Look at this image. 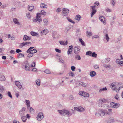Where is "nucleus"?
Segmentation results:
<instances>
[{"label":"nucleus","mask_w":123,"mask_h":123,"mask_svg":"<svg viewBox=\"0 0 123 123\" xmlns=\"http://www.w3.org/2000/svg\"><path fill=\"white\" fill-rule=\"evenodd\" d=\"M79 41L81 43V44L83 46H85V43L83 41L81 38H79Z\"/></svg>","instance_id":"nucleus-22"},{"label":"nucleus","mask_w":123,"mask_h":123,"mask_svg":"<svg viewBox=\"0 0 123 123\" xmlns=\"http://www.w3.org/2000/svg\"><path fill=\"white\" fill-rule=\"evenodd\" d=\"M24 112H23V111H21V110L20 111H19V115L20 116H24Z\"/></svg>","instance_id":"nucleus-51"},{"label":"nucleus","mask_w":123,"mask_h":123,"mask_svg":"<svg viewBox=\"0 0 123 123\" xmlns=\"http://www.w3.org/2000/svg\"><path fill=\"white\" fill-rule=\"evenodd\" d=\"M58 111L60 114L63 116L67 115L68 116V117H69L72 115V113H71L68 111L67 110H58Z\"/></svg>","instance_id":"nucleus-1"},{"label":"nucleus","mask_w":123,"mask_h":123,"mask_svg":"<svg viewBox=\"0 0 123 123\" xmlns=\"http://www.w3.org/2000/svg\"><path fill=\"white\" fill-rule=\"evenodd\" d=\"M31 39L30 37L26 35H25L24 36L23 38V40L24 41H29Z\"/></svg>","instance_id":"nucleus-9"},{"label":"nucleus","mask_w":123,"mask_h":123,"mask_svg":"<svg viewBox=\"0 0 123 123\" xmlns=\"http://www.w3.org/2000/svg\"><path fill=\"white\" fill-rule=\"evenodd\" d=\"M55 50L57 52L59 53H61V50L58 49H55Z\"/></svg>","instance_id":"nucleus-63"},{"label":"nucleus","mask_w":123,"mask_h":123,"mask_svg":"<svg viewBox=\"0 0 123 123\" xmlns=\"http://www.w3.org/2000/svg\"><path fill=\"white\" fill-rule=\"evenodd\" d=\"M68 74L70 76H71L72 77H74V74L73 72H69Z\"/></svg>","instance_id":"nucleus-52"},{"label":"nucleus","mask_w":123,"mask_h":123,"mask_svg":"<svg viewBox=\"0 0 123 123\" xmlns=\"http://www.w3.org/2000/svg\"><path fill=\"white\" fill-rule=\"evenodd\" d=\"M102 106V103L101 102H100L99 100L98 102V106L99 107H101Z\"/></svg>","instance_id":"nucleus-50"},{"label":"nucleus","mask_w":123,"mask_h":123,"mask_svg":"<svg viewBox=\"0 0 123 123\" xmlns=\"http://www.w3.org/2000/svg\"><path fill=\"white\" fill-rule=\"evenodd\" d=\"M71 69L73 71H74L75 69V67L74 66H72L71 67Z\"/></svg>","instance_id":"nucleus-64"},{"label":"nucleus","mask_w":123,"mask_h":123,"mask_svg":"<svg viewBox=\"0 0 123 123\" xmlns=\"http://www.w3.org/2000/svg\"><path fill=\"white\" fill-rule=\"evenodd\" d=\"M13 21L14 23L15 24L18 25H20V23L18 22V20L17 18H13Z\"/></svg>","instance_id":"nucleus-13"},{"label":"nucleus","mask_w":123,"mask_h":123,"mask_svg":"<svg viewBox=\"0 0 123 123\" xmlns=\"http://www.w3.org/2000/svg\"><path fill=\"white\" fill-rule=\"evenodd\" d=\"M100 20L102 22H103L104 24H105L106 23L105 21V18L104 16H101L99 17Z\"/></svg>","instance_id":"nucleus-10"},{"label":"nucleus","mask_w":123,"mask_h":123,"mask_svg":"<svg viewBox=\"0 0 123 123\" xmlns=\"http://www.w3.org/2000/svg\"><path fill=\"white\" fill-rule=\"evenodd\" d=\"M44 72L45 73L47 74H49L51 73L50 71L48 69H46L44 71Z\"/></svg>","instance_id":"nucleus-39"},{"label":"nucleus","mask_w":123,"mask_h":123,"mask_svg":"<svg viewBox=\"0 0 123 123\" xmlns=\"http://www.w3.org/2000/svg\"><path fill=\"white\" fill-rule=\"evenodd\" d=\"M25 46L24 42L21 43L19 45V48H22Z\"/></svg>","instance_id":"nucleus-54"},{"label":"nucleus","mask_w":123,"mask_h":123,"mask_svg":"<svg viewBox=\"0 0 123 123\" xmlns=\"http://www.w3.org/2000/svg\"><path fill=\"white\" fill-rule=\"evenodd\" d=\"M31 34L32 36H37L38 35V33H36L35 32L33 31L31 32Z\"/></svg>","instance_id":"nucleus-28"},{"label":"nucleus","mask_w":123,"mask_h":123,"mask_svg":"<svg viewBox=\"0 0 123 123\" xmlns=\"http://www.w3.org/2000/svg\"><path fill=\"white\" fill-rule=\"evenodd\" d=\"M59 42L61 45H65L64 42V41H59Z\"/></svg>","instance_id":"nucleus-55"},{"label":"nucleus","mask_w":123,"mask_h":123,"mask_svg":"<svg viewBox=\"0 0 123 123\" xmlns=\"http://www.w3.org/2000/svg\"><path fill=\"white\" fill-rule=\"evenodd\" d=\"M44 117L43 114L42 112H40L38 113L37 117L38 121H40Z\"/></svg>","instance_id":"nucleus-2"},{"label":"nucleus","mask_w":123,"mask_h":123,"mask_svg":"<svg viewBox=\"0 0 123 123\" xmlns=\"http://www.w3.org/2000/svg\"><path fill=\"white\" fill-rule=\"evenodd\" d=\"M103 107L105 109H108L109 108V106L107 104L104 105L103 106Z\"/></svg>","instance_id":"nucleus-45"},{"label":"nucleus","mask_w":123,"mask_h":123,"mask_svg":"<svg viewBox=\"0 0 123 123\" xmlns=\"http://www.w3.org/2000/svg\"><path fill=\"white\" fill-rule=\"evenodd\" d=\"M75 58L76 59L78 60H80L81 58L80 55H75Z\"/></svg>","instance_id":"nucleus-46"},{"label":"nucleus","mask_w":123,"mask_h":123,"mask_svg":"<svg viewBox=\"0 0 123 123\" xmlns=\"http://www.w3.org/2000/svg\"><path fill=\"white\" fill-rule=\"evenodd\" d=\"M5 91V87L3 86L0 85V93H2Z\"/></svg>","instance_id":"nucleus-11"},{"label":"nucleus","mask_w":123,"mask_h":123,"mask_svg":"<svg viewBox=\"0 0 123 123\" xmlns=\"http://www.w3.org/2000/svg\"><path fill=\"white\" fill-rule=\"evenodd\" d=\"M21 118L23 121L25 122L27 120V117L25 116H21Z\"/></svg>","instance_id":"nucleus-18"},{"label":"nucleus","mask_w":123,"mask_h":123,"mask_svg":"<svg viewBox=\"0 0 123 123\" xmlns=\"http://www.w3.org/2000/svg\"><path fill=\"white\" fill-rule=\"evenodd\" d=\"M106 111V110H100L99 112V115L101 116H103L105 115V112Z\"/></svg>","instance_id":"nucleus-6"},{"label":"nucleus","mask_w":123,"mask_h":123,"mask_svg":"<svg viewBox=\"0 0 123 123\" xmlns=\"http://www.w3.org/2000/svg\"><path fill=\"white\" fill-rule=\"evenodd\" d=\"M103 66L104 67L106 68H109L111 67V66L109 64H104L103 65Z\"/></svg>","instance_id":"nucleus-31"},{"label":"nucleus","mask_w":123,"mask_h":123,"mask_svg":"<svg viewBox=\"0 0 123 123\" xmlns=\"http://www.w3.org/2000/svg\"><path fill=\"white\" fill-rule=\"evenodd\" d=\"M41 15H45L46 14V12L42 10L41 11L40 13Z\"/></svg>","instance_id":"nucleus-35"},{"label":"nucleus","mask_w":123,"mask_h":123,"mask_svg":"<svg viewBox=\"0 0 123 123\" xmlns=\"http://www.w3.org/2000/svg\"><path fill=\"white\" fill-rule=\"evenodd\" d=\"M30 111L31 113H32L34 112V110L32 108L30 107Z\"/></svg>","instance_id":"nucleus-60"},{"label":"nucleus","mask_w":123,"mask_h":123,"mask_svg":"<svg viewBox=\"0 0 123 123\" xmlns=\"http://www.w3.org/2000/svg\"><path fill=\"white\" fill-rule=\"evenodd\" d=\"M74 110L76 111L81 112H83L85 110L84 108L81 106L75 107L74 108Z\"/></svg>","instance_id":"nucleus-3"},{"label":"nucleus","mask_w":123,"mask_h":123,"mask_svg":"<svg viewBox=\"0 0 123 123\" xmlns=\"http://www.w3.org/2000/svg\"><path fill=\"white\" fill-rule=\"evenodd\" d=\"M43 21L45 25H48V21L47 19H44L43 20Z\"/></svg>","instance_id":"nucleus-24"},{"label":"nucleus","mask_w":123,"mask_h":123,"mask_svg":"<svg viewBox=\"0 0 123 123\" xmlns=\"http://www.w3.org/2000/svg\"><path fill=\"white\" fill-rule=\"evenodd\" d=\"M24 57V54L19 53L17 57L18 58H20L22 57Z\"/></svg>","instance_id":"nucleus-20"},{"label":"nucleus","mask_w":123,"mask_h":123,"mask_svg":"<svg viewBox=\"0 0 123 123\" xmlns=\"http://www.w3.org/2000/svg\"><path fill=\"white\" fill-rule=\"evenodd\" d=\"M34 48L33 47H30L27 50L26 52L27 53H29L31 52L32 50V49Z\"/></svg>","instance_id":"nucleus-25"},{"label":"nucleus","mask_w":123,"mask_h":123,"mask_svg":"<svg viewBox=\"0 0 123 123\" xmlns=\"http://www.w3.org/2000/svg\"><path fill=\"white\" fill-rule=\"evenodd\" d=\"M104 38H105L106 39L107 42H108L109 41V38L108 36V34H105V36H104Z\"/></svg>","instance_id":"nucleus-30"},{"label":"nucleus","mask_w":123,"mask_h":123,"mask_svg":"<svg viewBox=\"0 0 123 123\" xmlns=\"http://www.w3.org/2000/svg\"><path fill=\"white\" fill-rule=\"evenodd\" d=\"M97 55V54H96L95 52H93L92 53V56L94 57H96Z\"/></svg>","instance_id":"nucleus-49"},{"label":"nucleus","mask_w":123,"mask_h":123,"mask_svg":"<svg viewBox=\"0 0 123 123\" xmlns=\"http://www.w3.org/2000/svg\"><path fill=\"white\" fill-rule=\"evenodd\" d=\"M74 53L75 54H77L79 52L80 48L79 47L76 46L74 48Z\"/></svg>","instance_id":"nucleus-5"},{"label":"nucleus","mask_w":123,"mask_h":123,"mask_svg":"<svg viewBox=\"0 0 123 123\" xmlns=\"http://www.w3.org/2000/svg\"><path fill=\"white\" fill-rule=\"evenodd\" d=\"M28 6V10L30 11H32L33 9L34 6Z\"/></svg>","instance_id":"nucleus-32"},{"label":"nucleus","mask_w":123,"mask_h":123,"mask_svg":"<svg viewBox=\"0 0 123 123\" xmlns=\"http://www.w3.org/2000/svg\"><path fill=\"white\" fill-rule=\"evenodd\" d=\"M29 54L27 56L29 57H30L33 56V54L31 52L29 53Z\"/></svg>","instance_id":"nucleus-58"},{"label":"nucleus","mask_w":123,"mask_h":123,"mask_svg":"<svg viewBox=\"0 0 123 123\" xmlns=\"http://www.w3.org/2000/svg\"><path fill=\"white\" fill-rule=\"evenodd\" d=\"M48 32V30L45 29L41 32V33L42 35H46L47 33Z\"/></svg>","instance_id":"nucleus-12"},{"label":"nucleus","mask_w":123,"mask_h":123,"mask_svg":"<svg viewBox=\"0 0 123 123\" xmlns=\"http://www.w3.org/2000/svg\"><path fill=\"white\" fill-rule=\"evenodd\" d=\"M92 9V11L91 13V16L92 17L93 15L96 12V10L95 9V8H94L93 7H91Z\"/></svg>","instance_id":"nucleus-8"},{"label":"nucleus","mask_w":123,"mask_h":123,"mask_svg":"<svg viewBox=\"0 0 123 123\" xmlns=\"http://www.w3.org/2000/svg\"><path fill=\"white\" fill-rule=\"evenodd\" d=\"M110 59L109 58H106L105 59V63H108L109 62V61H110Z\"/></svg>","instance_id":"nucleus-43"},{"label":"nucleus","mask_w":123,"mask_h":123,"mask_svg":"<svg viewBox=\"0 0 123 123\" xmlns=\"http://www.w3.org/2000/svg\"><path fill=\"white\" fill-rule=\"evenodd\" d=\"M119 86H118V90H119L121 88H123V83H119L118 84Z\"/></svg>","instance_id":"nucleus-16"},{"label":"nucleus","mask_w":123,"mask_h":123,"mask_svg":"<svg viewBox=\"0 0 123 123\" xmlns=\"http://www.w3.org/2000/svg\"><path fill=\"white\" fill-rule=\"evenodd\" d=\"M119 97L120 96L118 94H117L114 97L116 99L118 100H120V99L119 98Z\"/></svg>","instance_id":"nucleus-41"},{"label":"nucleus","mask_w":123,"mask_h":123,"mask_svg":"<svg viewBox=\"0 0 123 123\" xmlns=\"http://www.w3.org/2000/svg\"><path fill=\"white\" fill-rule=\"evenodd\" d=\"M25 66H30L29 65V63H28V61H26L25 62Z\"/></svg>","instance_id":"nucleus-57"},{"label":"nucleus","mask_w":123,"mask_h":123,"mask_svg":"<svg viewBox=\"0 0 123 123\" xmlns=\"http://www.w3.org/2000/svg\"><path fill=\"white\" fill-rule=\"evenodd\" d=\"M26 16L28 18L30 19L31 18V15L30 13L28 12L27 13H26Z\"/></svg>","instance_id":"nucleus-48"},{"label":"nucleus","mask_w":123,"mask_h":123,"mask_svg":"<svg viewBox=\"0 0 123 123\" xmlns=\"http://www.w3.org/2000/svg\"><path fill=\"white\" fill-rule=\"evenodd\" d=\"M41 7L42 8H46L47 7V6L44 4L42 3L40 4Z\"/></svg>","instance_id":"nucleus-26"},{"label":"nucleus","mask_w":123,"mask_h":123,"mask_svg":"<svg viewBox=\"0 0 123 123\" xmlns=\"http://www.w3.org/2000/svg\"><path fill=\"white\" fill-rule=\"evenodd\" d=\"M112 89L116 91V92H118L119 90H118V86H115V87H112Z\"/></svg>","instance_id":"nucleus-29"},{"label":"nucleus","mask_w":123,"mask_h":123,"mask_svg":"<svg viewBox=\"0 0 123 123\" xmlns=\"http://www.w3.org/2000/svg\"><path fill=\"white\" fill-rule=\"evenodd\" d=\"M36 84L37 85L39 86L40 85V80L39 79L37 80L36 81Z\"/></svg>","instance_id":"nucleus-40"},{"label":"nucleus","mask_w":123,"mask_h":123,"mask_svg":"<svg viewBox=\"0 0 123 123\" xmlns=\"http://www.w3.org/2000/svg\"><path fill=\"white\" fill-rule=\"evenodd\" d=\"M69 12V10L68 9L63 8L62 10L63 15L65 16L67 15Z\"/></svg>","instance_id":"nucleus-4"},{"label":"nucleus","mask_w":123,"mask_h":123,"mask_svg":"<svg viewBox=\"0 0 123 123\" xmlns=\"http://www.w3.org/2000/svg\"><path fill=\"white\" fill-rule=\"evenodd\" d=\"M80 18V16L79 15H77L75 17V19L76 20H77L79 21Z\"/></svg>","instance_id":"nucleus-36"},{"label":"nucleus","mask_w":123,"mask_h":123,"mask_svg":"<svg viewBox=\"0 0 123 123\" xmlns=\"http://www.w3.org/2000/svg\"><path fill=\"white\" fill-rule=\"evenodd\" d=\"M85 93H86L83 91L80 92L79 93V94L80 95L82 96H83L85 94Z\"/></svg>","instance_id":"nucleus-38"},{"label":"nucleus","mask_w":123,"mask_h":123,"mask_svg":"<svg viewBox=\"0 0 123 123\" xmlns=\"http://www.w3.org/2000/svg\"><path fill=\"white\" fill-rule=\"evenodd\" d=\"M87 33V36H90L92 35V33L91 32H88L87 31L86 33Z\"/></svg>","instance_id":"nucleus-61"},{"label":"nucleus","mask_w":123,"mask_h":123,"mask_svg":"<svg viewBox=\"0 0 123 123\" xmlns=\"http://www.w3.org/2000/svg\"><path fill=\"white\" fill-rule=\"evenodd\" d=\"M115 103L114 102H111L110 103V106L111 107H113V106L114 105Z\"/></svg>","instance_id":"nucleus-59"},{"label":"nucleus","mask_w":123,"mask_h":123,"mask_svg":"<svg viewBox=\"0 0 123 123\" xmlns=\"http://www.w3.org/2000/svg\"><path fill=\"white\" fill-rule=\"evenodd\" d=\"M67 18V19L68 20V21H69V22L73 23V24H74L75 23V22L74 21H73L70 18H68V17Z\"/></svg>","instance_id":"nucleus-53"},{"label":"nucleus","mask_w":123,"mask_h":123,"mask_svg":"<svg viewBox=\"0 0 123 123\" xmlns=\"http://www.w3.org/2000/svg\"><path fill=\"white\" fill-rule=\"evenodd\" d=\"M78 83L79 84V85H81L84 87H85L86 86V85L84 83L81 82H79L77 83V84Z\"/></svg>","instance_id":"nucleus-19"},{"label":"nucleus","mask_w":123,"mask_h":123,"mask_svg":"<svg viewBox=\"0 0 123 123\" xmlns=\"http://www.w3.org/2000/svg\"><path fill=\"white\" fill-rule=\"evenodd\" d=\"M107 90V88L106 87L104 88L101 89L99 91V92H101L102 91H105L106 90Z\"/></svg>","instance_id":"nucleus-44"},{"label":"nucleus","mask_w":123,"mask_h":123,"mask_svg":"<svg viewBox=\"0 0 123 123\" xmlns=\"http://www.w3.org/2000/svg\"><path fill=\"white\" fill-rule=\"evenodd\" d=\"M37 50L36 49H34L32 50L31 53L33 54L34 53H36L37 52Z\"/></svg>","instance_id":"nucleus-47"},{"label":"nucleus","mask_w":123,"mask_h":123,"mask_svg":"<svg viewBox=\"0 0 123 123\" xmlns=\"http://www.w3.org/2000/svg\"><path fill=\"white\" fill-rule=\"evenodd\" d=\"M99 3L98 2L96 1L94 3V5L93 6H91V7H93L94 8H95V7L97 6H98Z\"/></svg>","instance_id":"nucleus-27"},{"label":"nucleus","mask_w":123,"mask_h":123,"mask_svg":"<svg viewBox=\"0 0 123 123\" xmlns=\"http://www.w3.org/2000/svg\"><path fill=\"white\" fill-rule=\"evenodd\" d=\"M92 52L90 51H88L86 52V55L92 56Z\"/></svg>","instance_id":"nucleus-34"},{"label":"nucleus","mask_w":123,"mask_h":123,"mask_svg":"<svg viewBox=\"0 0 123 123\" xmlns=\"http://www.w3.org/2000/svg\"><path fill=\"white\" fill-rule=\"evenodd\" d=\"M40 15V13H38L36 15V18L38 19H41V18Z\"/></svg>","instance_id":"nucleus-42"},{"label":"nucleus","mask_w":123,"mask_h":123,"mask_svg":"<svg viewBox=\"0 0 123 123\" xmlns=\"http://www.w3.org/2000/svg\"><path fill=\"white\" fill-rule=\"evenodd\" d=\"M5 80V77L3 75H0V80L4 81Z\"/></svg>","instance_id":"nucleus-21"},{"label":"nucleus","mask_w":123,"mask_h":123,"mask_svg":"<svg viewBox=\"0 0 123 123\" xmlns=\"http://www.w3.org/2000/svg\"><path fill=\"white\" fill-rule=\"evenodd\" d=\"M25 102L26 103V105L27 106V108H28L30 107V101L28 100H25Z\"/></svg>","instance_id":"nucleus-23"},{"label":"nucleus","mask_w":123,"mask_h":123,"mask_svg":"<svg viewBox=\"0 0 123 123\" xmlns=\"http://www.w3.org/2000/svg\"><path fill=\"white\" fill-rule=\"evenodd\" d=\"M15 85L19 89H21L22 88V84L19 82L16 81L15 82Z\"/></svg>","instance_id":"nucleus-7"},{"label":"nucleus","mask_w":123,"mask_h":123,"mask_svg":"<svg viewBox=\"0 0 123 123\" xmlns=\"http://www.w3.org/2000/svg\"><path fill=\"white\" fill-rule=\"evenodd\" d=\"M96 74V72L93 71H91L90 73V74L92 77H94L95 75Z\"/></svg>","instance_id":"nucleus-15"},{"label":"nucleus","mask_w":123,"mask_h":123,"mask_svg":"<svg viewBox=\"0 0 123 123\" xmlns=\"http://www.w3.org/2000/svg\"><path fill=\"white\" fill-rule=\"evenodd\" d=\"M112 113V109H109L107 111L105 112V114H108L110 115Z\"/></svg>","instance_id":"nucleus-14"},{"label":"nucleus","mask_w":123,"mask_h":123,"mask_svg":"<svg viewBox=\"0 0 123 123\" xmlns=\"http://www.w3.org/2000/svg\"><path fill=\"white\" fill-rule=\"evenodd\" d=\"M99 101L100 102H101L102 103H106L107 101V100L105 99L104 98H101L99 99Z\"/></svg>","instance_id":"nucleus-17"},{"label":"nucleus","mask_w":123,"mask_h":123,"mask_svg":"<svg viewBox=\"0 0 123 123\" xmlns=\"http://www.w3.org/2000/svg\"><path fill=\"white\" fill-rule=\"evenodd\" d=\"M42 21V19H37V18H36L33 19V21L37 22V21H38V22L39 23L40 22Z\"/></svg>","instance_id":"nucleus-33"},{"label":"nucleus","mask_w":123,"mask_h":123,"mask_svg":"<svg viewBox=\"0 0 123 123\" xmlns=\"http://www.w3.org/2000/svg\"><path fill=\"white\" fill-rule=\"evenodd\" d=\"M24 43L25 46L26 45H27L28 44H30L31 43V42H24Z\"/></svg>","instance_id":"nucleus-62"},{"label":"nucleus","mask_w":123,"mask_h":123,"mask_svg":"<svg viewBox=\"0 0 123 123\" xmlns=\"http://www.w3.org/2000/svg\"><path fill=\"white\" fill-rule=\"evenodd\" d=\"M61 11L62 9L61 8H58L57 9L56 12H60Z\"/></svg>","instance_id":"nucleus-56"},{"label":"nucleus","mask_w":123,"mask_h":123,"mask_svg":"<svg viewBox=\"0 0 123 123\" xmlns=\"http://www.w3.org/2000/svg\"><path fill=\"white\" fill-rule=\"evenodd\" d=\"M120 104H119L115 103L113 107L115 108H117L118 107L120 106Z\"/></svg>","instance_id":"nucleus-37"}]
</instances>
